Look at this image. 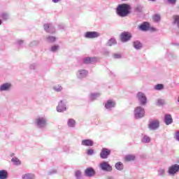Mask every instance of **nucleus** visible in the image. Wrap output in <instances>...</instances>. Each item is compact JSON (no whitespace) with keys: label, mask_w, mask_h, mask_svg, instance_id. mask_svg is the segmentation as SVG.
Segmentation results:
<instances>
[{"label":"nucleus","mask_w":179,"mask_h":179,"mask_svg":"<svg viewBox=\"0 0 179 179\" xmlns=\"http://www.w3.org/2000/svg\"><path fill=\"white\" fill-rule=\"evenodd\" d=\"M59 48V46L58 45H55L51 47L50 51L52 52H57V50Z\"/></svg>","instance_id":"nucleus-38"},{"label":"nucleus","mask_w":179,"mask_h":179,"mask_svg":"<svg viewBox=\"0 0 179 179\" xmlns=\"http://www.w3.org/2000/svg\"><path fill=\"white\" fill-rule=\"evenodd\" d=\"M114 107H115V101L112 99L108 100L105 103V108H106V110H111L114 108Z\"/></svg>","instance_id":"nucleus-17"},{"label":"nucleus","mask_w":179,"mask_h":179,"mask_svg":"<svg viewBox=\"0 0 179 179\" xmlns=\"http://www.w3.org/2000/svg\"><path fill=\"white\" fill-rule=\"evenodd\" d=\"M46 40L48 43H55V41L57 40V38L55 36H49L46 38Z\"/></svg>","instance_id":"nucleus-31"},{"label":"nucleus","mask_w":179,"mask_h":179,"mask_svg":"<svg viewBox=\"0 0 179 179\" xmlns=\"http://www.w3.org/2000/svg\"><path fill=\"white\" fill-rule=\"evenodd\" d=\"M141 142L143 143H150V137H149L147 135L143 136V138H141Z\"/></svg>","instance_id":"nucleus-28"},{"label":"nucleus","mask_w":179,"mask_h":179,"mask_svg":"<svg viewBox=\"0 0 179 179\" xmlns=\"http://www.w3.org/2000/svg\"><path fill=\"white\" fill-rule=\"evenodd\" d=\"M100 96H101V94L99 92L92 93L90 95V100H91V101H94V100H97Z\"/></svg>","instance_id":"nucleus-21"},{"label":"nucleus","mask_w":179,"mask_h":179,"mask_svg":"<svg viewBox=\"0 0 179 179\" xmlns=\"http://www.w3.org/2000/svg\"><path fill=\"white\" fill-rule=\"evenodd\" d=\"M111 155V150L103 148L100 152L101 159H108V157Z\"/></svg>","instance_id":"nucleus-9"},{"label":"nucleus","mask_w":179,"mask_h":179,"mask_svg":"<svg viewBox=\"0 0 179 179\" xmlns=\"http://www.w3.org/2000/svg\"><path fill=\"white\" fill-rule=\"evenodd\" d=\"M136 97L141 106H146L148 104V98H146L145 93L139 92L136 94Z\"/></svg>","instance_id":"nucleus-4"},{"label":"nucleus","mask_w":179,"mask_h":179,"mask_svg":"<svg viewBox=\"0 0 179 179\" xmlns=\"http://www.w3.org/2000/svg\"><path fill=\"white\" fill-rule=\"evenodd\" d=\"M84 37L85 38H97V37H100V33L97 31H87Z\"/></svg>","instance_id":"nucleus-11"},{"label":"nucleus","mask_w":179,"mask_h":179,"mask_svg":"<svg viewBox=\"0 0 179 179\" xmlns=\"http://www.w3.org/2000/svg\"><path fill=\"white\" fill-rule=\"evenodd\" d=\"M113 58H115V59H120V58H121V55L120 54H115V55H113Z\"/></svg>","instance_id":"nucleus-44"},{"label":"nucleus","mask_w":179,"mask_h":179,"mask_svg":"<svg viewBox=\"0 0 179 179\" xmlns=\"http://www.w3.org/2000/svg\"><path fill=\"white\" fill-rule=\"evenodd\" d=\"M155 90H163L164 85L163 84H157L155 86Z\"/></svg>","instance_id":"nucleus-35"},{"label":"nucleus","mask_w":179,"mask_h":179,"mask_svg":"<svg viewBox=\"0 0 179 179\" xmlns=\"http://www.w3.org/2000/svg\"><path fill=\"white\" fill-rule=\"evenodd\" d=\"M55 173H57V171H49L48 174L49 176H52V174H55Z\"/></svg>","instance_id":"nucleus-48"},{"label":"nucleus","mask_w":179,"mask_h":179,"mask_svg":"<svg viewBox=\"0 0 179 179\" xmlns=\"http://www.w3.org/2000/svg\"><path fill=\"white\" fill-rule=\"evenodd\" d=\"M2 24V20H0V26Z\"/></svg>","instance_id":"nucleus-52"},{"label":"nucleus","mask_w":179,"mask_h":179,"mask_svg":"<svg viewBox=\"0 0 179 179\" xmlns=\"http://www.w3.org/2000/svg\"><path fill=\"white\" fill-rule=\"evenodd\" d=\"M132 38V34L131 32L124 31L120 34V40L122 43H127Z\"/></svg>","instance_id":"nucleus-6"},{"label":"nucleus","mask_w":179,"mask_h":179,"mask_svg":"<svg viewBox=\"0 0 179 179\" xmlns=\"http://www.w3.org/2000/svg\"><path fill=\"white\" fill-rule=\"evenodd\" d=\"M87 75H89V71L86 69H79L76 73V77L80 80H82V79H85Z\"/></svg>","instance_id":"nucleus-8"},{"label":"nucleus","mask_w":179,"mask_h":179,"mask_svg":"<svg viewBox=\"0 0 179 179\" xmlns=\"http://www.w3.org/2000/svg\"><path fill=\"white\" fill-rule=\"evenodd\" d=\"M67 125L69 128H75L76 126V121L73 119H69L67 122Z\"/></svg>","instance_id":"nucleus-25"},{"label":"nucleus","mask_w":179,"mask_h":179,"mask_svg":"<svg viewBox=\"0 0 179 179\" xmlns=\"http://www.w3.org/2000/svg\"><path fill=\"white\" fill-rule=\"evenodd\" d=\"M96 61H97V58H96V57H85L83 59V62L84 64H85L86 65H89L90 64H93V63L96 62Z\"/></svg>","instance_id":"nucleus-16"},{"label":"nucleus","mask_w":179,"mask_h":179,"mask_svg":"<svg viewBox=\"0 0 179 179\" xmlns=\"http://www.w3.org/2000/svg\"><path fill=\"white\" fill-rule=\"evenodd\" d=\"M152 19L154 20V22H158L161 20V17L160 15L159 14H155L153 17Z\"/></svg>","instance_id":"nucleus-34"},{"label":"nucleus","mask_w":179,"mask_h":179,"mask_svg":"<svg viewBox=\"0 0 179 179\" xmlns=\"http://www.w3.org/2000/svg\"><path fill=\"white\" fill-rule=\"evenodd\" d=\"M35 124L39 129H44L48 125L46 117H38L35 120Z\"/></svg>","instance_id":"nucleus-2"},{"label":"nucleus","mask_w":179,"mask_h":179,"mask_svg":"<svg viewBox=\"0 0 179 179\" xmlns=\"http://www.w3.org/2000/svg\"><path fill=\"white\" fill-rule=\"evenodd\" d=\"M136 12L141 13L142 10H143V6L141 5H138L135 8Z\"/></svg>","instance_id":"nucleus-40"},{"label":"nucleus","mask_w":179,"mask_h":179,"mask_svg":"<svg viewBox=\"0 0 179 179\" xmlns=\"http://www.w3.org/2000/svg\"><path fill=\"white\" fill-rule=\"evenodd\" d=\"M94 153V150L93 149H88L87 150V156H93V154Z\"/></svg>","instance_id":"nucleus-41"},{"label":"nucleus","mask_w":179,"mask_h":179,"mask_svg":"<svg viewBox=\"0 0 179 179\" xmlns=\"http://www.w3.org/2000/svg\"><path fill=\"white\" fill-rule=\"evenodd\" d=\"M124 159L126 162H133V160H135V155H128L125 156Z\"/></svg>","instance_id":"nucleus-30"},{"label":"nucleus","mask_w":179,"mask_h":179,"mask_svg":"<svg viewBox=\"0 0 179 179\" xmlns=\"http://www.w3.org/2000/svg\"><path fill=\"white\" fill-rule=\"evenodd\" d=\"M175 139H176V141H178L179 142V131H176L175 135Z\"/></svg>","instance_id":"nucleus-46"},{"label":"nucleus","mask_w":179,"mask_h":179,"mask_svg":"<svg viewBox=\"0 0 179 179\" xmlns=\"http://www.w3.org/2000/svg\"><path fill=\"white\" fill-rule=\"evenodd\" d=\"M22 179H34V174L25 173V174L22 175Z\"/></svg>","instance_id":"nucleus-27"},{"label":"nucleus","mask_w":179,"mask_h":179,"mask_svg":"<svg viewBox=\"0 0 179 179\" xmlns=\"http://www.w3.org/2000/svg\"><path fill=\"white\" fill-rule=\"evenodd\" d=\"M8 173L6 170L0 171V179H8Z\"/></svg>","instance_id":"nucleus-24"},{"label":"nucleus","mask_w":179,"mask_h":179,"mask_svg":"<svg viewBox=\"0 0 179 179\" xmlns=\"http://www.w3.org/2000/svg\"><path fill=\"white\" fill-rule=\"evenodd\" d=\"M1 17L2 18L3 20H8V19H9V14L3 13L1 14Z\"/></svg>","instance_id":"nucleus-39"},{"label":"nucleus","mask_w":179,"mask_h":179,"mask_svg":"<svg viewBox=\"0 0 179 179\" xmlns=\"http://www.w3.org/2000/svg\"><path fill=\"white\" fill-rule=\"evenodd\" d=\"M11 162L14 163L15 166H20V164H22V162H20V160L17 159V157L12 158Z\"/></svg>","instance_id":"nucleus-29"},{"label":"nucleus","mask_w":179,"mask_h":179,"mask_svg":"<svg viewBox=\"0 0 179 179\" xmlns=\"http://www.w3.org/2000/svg\"><path fill=\"white\" fill-rule=\"evenodd\" d=\"M84 174L85 177L92 178V177H94L96 176V171H94V169L92 167H88L85 170Z\"/></svg>","instance_id":"nucleus-10"},{"label":"nucleus","mask_w":179,"mask_h":179,"mask_svg":"<svg viewBox=\"0 0 179 179\" xmlns=\"http://www.w3.org/2000/svg\"><path fill=\"white\" fill-rule=\"evenodd\" d=\"M40 42L38 41H32L29 44V47H36V45H38Z\"/></svg>","instance_id":"nucleus-36"},{"label":"nucleus","mask_w":179,"mask_h":179,"mask_svg":"<svg viewBox=\"0 0 179 179\" xmlns=\"http://www.w3.org/2000/svg\"><path fill=\"white\" fill-rule=\"evenodd\" d=\"M12 88V84L10 83H6L0 85V92H8Z\"/></svg>","instance_id":"nucleus-15"},{"label":"nucleus","mask_w":179,"mask_h":179,"mask_svg":"<svg viewBox=\"0 0 179 179\" xmlns=\"http://www.w3.org/2000/svg\"><path fill=\"white\" fill-rule=\"evenodd\" d=\"M1 115H2V113H1V111H0V117H1Z\"/></svg>","instance_id":"nucleus-53"},{"label":"nucleus","mask_w":179,"mask_h":179,"mask_svg":"<svg viewBox=\"0 0 179 179\" xmlns=\"http://www.w3.org/2000/svg\"><path fill=\"white\" fill-rule=\"evenodd\" d=\"M164 104V99H157V106H163Z\"/></svg>","instance_id":"nucleus-42"},{"label":"nucleus","mask_w":179,"mask_h":179,"mask_svg":"<svg viewBox=\"0 0 179 179\" xmlns=\"http://www.w3.org/2000/svg\"><path fill=\"white\" fill-rule=\"evenodd\" d=\"M166 175V170L164 169H159L158 171V176L159 177H164Z\"/></svg>","instance_id":"nucleus-32"},{"label":"nucleus","mask_w":179,"mask_h":179,"mask_svg":"<svg viewBox=\"0 0 179 179\" xmlns=\"http://www.w3.org/2000/svg\"><path fill=\"white\" fill-rule=\"evenodd\" d=\"M59 1H61V0H52V2H53V3H58V2H59Z\"/></svg>","instance_id":"nucleus-49"},{"label":"nucleus","mask_w":179,"mask_h":179,"mask_svg":"<svg viewBox=\"0 0 179 179\" xmlns=\"http://www.w3.org/2000/svg\"><path fill=\"white\" fill-rule=\"evenodd\" d=\"M57 111L58 113H64V111H66V103H65L64 101H60V102H59V104L57 106Z\"/></svg>","instance_id":"nucleus-13"},{"label":"nucleus","mask_w":179,"mask_h":179,"mask_svg":"<svg viewBox=\"0 0 179 179\" xmlns=\"http://www.w3.org/2000/svg\"><path fill=\"white\" fill-rule=\"evenodd\" d=\"M106 45L107 47H113V45H117V40H115V38H111L107 41Z\"/></svg>","instance_id":"nucleus-22"},{"label":"nucleus","mask_w":179,"mask_h":179,"mask_svg":"<svg viewBox=\"0 0 179 179\" xmlns=\"http://www.w3.org/2000/svg\"><path fill=\"white\" fill-rule=\"evenodd\" d=\"M100 169L103 171H107V172H110L113 171V166L108 164L107 162H103L99 164Z\"/></svg>","instance_id":"nucleus-7"},{"label":"nucleus","mask_w":179,"mask_h":179,"mask_svg":"<svg viewBox=\"0 0 179 179\" xmlns=\"http://www.w3.org/2000/svg\"><path fill=\"white\" fill-rule=\"evenodd\" d=\"M59 27H60V29H64V25H59Z\"/></svg>","instance_id":"nucleus-50"},{"label":"nucleus","mask_w":179,"mask_h":179,"mask_svg":"<svg viewBox=\"0 0 179 179\" xmlns=\"http://www.w3.org/2000/svg\"><path fill=\"white\" fill-rule=\"evenodd\" d=\"M164 123L166 125H170L173 124V117L170 114H166L164 116Z\"/></svg>","instance_id":"nucleus-20"},{"label":"nucleus","mask_w":179,"mask_h":179,"mask_svg":"<svg viewBox=\"0 0 179 179\" xmlns=\"http://www.w3.org/2000/svg\"><path fill=\"white\" fill-rule=\"evenodd\" d=\"M82 146L92 147L94 145V143L92 139H84L81 141Z\"/></svg>","instance_id":"nucleus-18"},{"label":"nucleus","mask_w":179,"mask_h":179,"mask_svg":"<svg viewBox=\"0 0 179 179\" xmlns=\"http://www.w3.org/2000/svg\"><path fill=\"white\" fill-rule=\"evenodd\" d=\"M23 43H24V41H22V40H18L17 41V44L19 45H23Z\"/></svg>","instance_id":"nucleus-47"},{"label":"nucleus","mask_w":179,"mask_h":179,"mask_svg":"<svg viewBox=\"0 0 179 179\" xmlns=\"http://www.w3.org/2000/svg\"><path fill=\"white\" fill-rule=\"evenodd\" d=\"M38 67V65H37V64L36 63H34L29 65V69L32 71H36V69H37Z\"/></svg>","instance_id":"nucleus-37"},{"label":"nucleus","mask_w":179,"mask_h":179,"mask_svg":"<svg viewBox=\"0 0 179 179\" xmlns=\"http://www.w3.org/2000/svg\"><path fill=\"white\" fill-rule=\"evenodd\" d=\"M133 47L135 48V50H141L143 45L141 41H135L133 42Z\"/></svg>","instance_id":"nucleus-23"},{"label":"nucleus","mask_w":179,"mask_h":179,"mask_svg":"<svg viewBox=\"0 0 179 179\" xmlns=\"http://www.w3.org/2000/svg\"><path fill=\"white\" fill-rule=\"evenodd\" d=\"M150 27L148 22H145L138 27V29H139V30H141V31H148V30H149Z\"/></svg>","instance_id":"nucleus-19"},{"label":"nucleus","mask_w":179,"mask_h":179,"mask_svg":"<svg viewBox=\"0 0 179 179\" xmlns=\"http://www.w3.org/2000/svg\"><path fill=\"white\" fill-rule=\"evenodd\" d=\"M178 172H179V165L178 164H173L168 168L167 173L169 176L174 177Z\"/></svg>","instance_id":"nucleus-5"},{"label":"nucleus","mask_w":179,"mask_h":179,"mask_svg":"<svg viewBox=\"0 0 179 179\" xmlns=\"http://www.w3.org/2000/svg\"><path fill=\"white\" fill-rule=\"evenodd\" d=\"M134 117L136 120L143 118V117H145V108L142 106H137L134 109Z\"/></svg>","instance_id":"nucleus-3"},{"label":"nucleus","mask_w":179,"mask_h":179,"mask_svg":"<svg viewBox=\"0 0 179 179\" xmlns=\"http://www.w3.org/2000/svg\"><path fill=\"white\" fill-rule=\"evenodd\" d=\"M171 5H176V0H167Z\"/></svg>","instance_id":"nucleus-45"},{"label":"nucleus","mask_w":179,"mask_h":179,"mask_svg":"<svg viewBox=\"0 0 179 179\" xmlns=\"http://www.w3.org/2000/svg\"><path fill=\"white\" fill-rule=\"evenodd\" d=\"M122 1H128V0H122Z\"/></svg>","instance_id":"nucleus-54"},{"label":"nucleus","mask_w":179,"mask_h":179,"mask_svg":"<svg viewBox=\"0 0 179 179\" xmlns=\"http://www.w3.org/2000/svg\"><path fill=\"white\" fill-rule=\"evenodd\" d=\"M132 8L128 3L119 4L116 8V13L120 17H127L131 13Z\"/></svg>","instance_id":"nucleus-1"},{"label":"nucleus","mask_w":179,"mask_h":179,"mask_svg":"<svg viewBox=\"0 0 179 179\" xmlns=\"http://www.w3.org/2000/svg\"><path fill=\"white\" fill-rule=\"evenodd\" d=\"M75 177L76 179H82V172L80 171H76Z\"/></svg>","instance_id":"nucleus-33"},{"label":"nucleus","mask_w":179,"mask_h":179,"mask_svg":"<svg viewBox=\"0 0 179 179\" xmlns=\"http://www.w3.org/2000/svg\"><path fill=\"white\" fill-rule=\"evenodd\" d=\"M159 125H160V122H159V120H152V121L150 122L148 128L151 131H155V130L157 129V128H159Z\"/></svg>","instance_id":"nucleus-12"},{"label":"nucleus","mask_w":179,"mask_h":179,"mask_svg":"<svg viewBox=\"0 0 179 179\" xmlns=\"http://www.w3.org/2000/svg\"><path fill=\"white\" fill-rule=\"evenodd\" d=\"M148 1H150L151 2H156L157 0H148Z\"/></svg>","instance_id":"nucleus-51"},{"label":"nucleus","mask_w":179,"mask_h":179,"mask_svg":"<svg viewBox=\"0 0 179 179\" xmlns=\"http://www.w3.org/2000/svg\"><path fill=\"white\" fill-rule=\"evenodd\" d=\"M115 168L116 170H118L119 171H122V170H124V164L121 162H118L115 164Z\"/></svg>","instance_id":"nucleus-26"},{"label":"nucleus","mask_w":179,"mask_h":179,"mask_svg":"<svg viewBox=\"0 0 179 179\" xmlns=\"http://www.w3.org/2000/svg\"><path fill=\"white\" fill-rule=\"evenodd\" d=\"M43 29L46 33H55V27H54L51 24H45L43 25Z\"/></svg>","instance_id":"nucleus-14"},{"label":"nucleus","mask_w":179,"mask_h":179,"mask_svg":"<svg viewBox=\"0 0 179 179\" xmlns=\"http://www.w3.org/2000/svg\"><path fill=\"white\" fill-rule=\"evenodd\" d=\"M54 90H55V92H61V90H62V87H61V85H57L54 87Z\"/></svg>","instance_id":"nucleus-43"}]
</instances>
